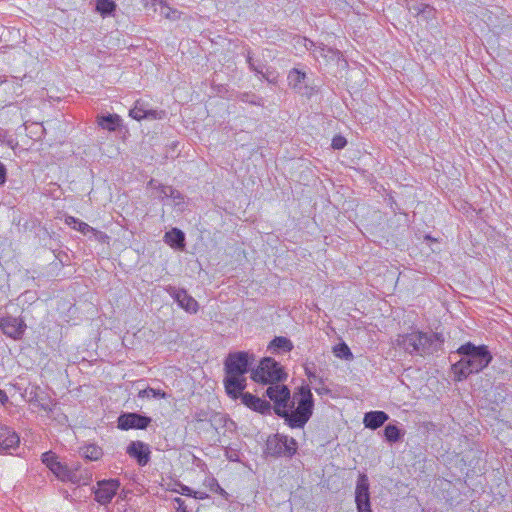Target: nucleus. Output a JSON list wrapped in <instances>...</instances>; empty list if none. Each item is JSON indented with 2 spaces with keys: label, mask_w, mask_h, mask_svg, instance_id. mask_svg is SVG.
I'll return each instance as SVG.
<instances>
[{
  "label": "nucleus",
  "mask_w": 512,
  "mask_h": 512,
  "mask_svg": "<svg viewBox=\"0 0 512 512\" xmlns=\"http://www.w3.org/2000/svg\"><path fill=\"white\" fill-rule=\"evenodd\" d=\"M265 396L273 402L274 413L292 429L304 428L313 414L314 398L309 385L300 386L291 397L286 385L271 384Z\"/></svg>",
  "instance_id": "nucleus-1"
},
{
  "label": "nucleus",
  "mask_w": 512,
  "mask_h": 512,
  "mask_svg": "<svg viewBox=\"0 0 512 512\" xmlns=\"http://www.w3.org/2000/svg\"><path fill=\"white\" fill-rule=\"evenodd\" d=\"M456 353L461 359L452 365V372L456 381L467 379L485 369L493 360V356L486 345H475L467 342L461 345Z\"/></svg>",
  "instance_id": "nucleus-2"
},
{
  "label": "nucleus",
  "mask_w": 512,
  "mask_h": 512,
  "mask_svg": "<svg viewBox=\"0 0 512 512\" xmlns=\"http://www.w3.org/2000/svg\"><path fill=\"white\" fill-rule=\"evenodd\" d=\"M444 340L442 333L413 331L399 335L397 345L410 355L425 356L441 350Z\"/></svg>",
  "instance_id": "nucleus-3"
},
{
  "label": "nucleus",
  "mask_w": 512,
  "mask_h": 512,
  "mask_svg": "<svg viewBox=\"0 0 512 512\" xmlns=\"http://www.w3.org/2000/svg\"><path fill=\"white\" fill-rule=\"evenodd\" d=\"M287 374L279 362L271 357H265L259 366L251 372V379L262 384H276L286 380Z\"/></svg>",
  "instance_id": "nucleus-4"
},
{
  "label": "nucleus",
  "mask_w": 512,
  "mask_h": 512,
  "mask_svg": "<svg viewBox=\"0 0 512 512\" xmlns=\"http://www.w3.org/2000/svg\"><path fill=\"white\" fill-rule=\"evenodd\" d=\"M298 449V443L293 437L276 433L268 437L265 454L274 458H292Z\"/></svg>",
  "instance_id": "nucleus-5"
},
{
  "label": "nucleus",
  "mask_w": 512,
  "mask_h": 512,
  "mask_svg": "<svg viewBox=\"0 0 512 512\" xmlns=\"http://www.w3.org/2000/svg\"><path fill=\"white\" fill-rule=\"evenodd\" d=\"M41 462L62 482H71L80 484V480L75 471L71 470L65 463L59 461V457L53 451L44 452L41 455Z\"/></svg>",
  "instance_id": "nucleus-6"
},
{
  "label": "nucleus",
  "mask_w": 512,
  "mask_h": 512,
  "mask_svg": "<svg viewBox=\"0 0 512 512\" xmlns=\"http://www.w3.org/2000/svg\"><path fill=\"white\" fill-rule=\"evenodd\" d=\"M255 361L254 355L246 351L229 353L224 361L225 374L245 376Z\"/></svg>",
  "instance_id": "nucleus-7"
},
{
  "label": "nucleus",
  "mask_w": 512,
  "mask_h": 512,
  "mask_svg": "<svg viewBox=\"0 0 512 512\" xmlns=\"http://www.w3.org/2000/svg\"><path fill=\"white\" fill-rule=\"evenodd\" d=\"M120 487L119 479H104L92 487L94 500L100 505L109 504Z\"/></svg>",
  "instance_id": "nucleus-8"
},
{
  "label": "nucleus",
  "mask_w": 512,
  "mask_h": 512,
  "mask_svg": "<svg viewBox=\"0 0 512 512\" xmlns=\"http://www.w3.org/2000/svg\"><path fill=\"white\" fill-rule=\"evenodd\" d=\"M27 325L23 318L5 315L0 317V330L15 341L21 340L25 334Z\"/></svg>",
  "instance_id": "nucleus-9"
},
{
  "label": "nucleus",
  "mask_w": 512,
  "mask_h": 512,
  "mask_svg": "<svg viewBox=\"0 0 512 512\" xmlns=\"http://www.w3.org/2000/svg\"><path fill=\"white\" fill-rule=\"evenodd\" d=\"M369 488L368 476L365 473H360L355 488L357 512H372Z\"/></svg>",
  "instance_id": "nucleus-10"
},
{
  "label": "nucleus",
  "mask_w": 512,
  "mask_h": 512,
  "mask_svg": "<svg viewBox=\"0 0 512 512\" xmlns=\"http://www.w3.org/2000/svg\"><path fill=\"white\" fill-rule=\"evenodd\" d=\"M152 419L149 416L139 413H122L117 420V427L121 430L127 431L130 429H146Z\"/></svg>",
  "instance_id": "nucleus-11"
},
{
  "label": "nucleus",
  "mask_w": 512,
  "mask_h": 512,
  "mask_svg": "<svg viewBox=\"0 0 512 512\" xmlns=\"http://www.w3.org/2000/svg\"><path fill=\"white\" fill-rule=\"evenodd\" d=\"M165 290L186 312L190 314H195L198 312V302L191 295H189L185 289L170 285Z\"/></svg>",
  "instance_id": "nucleus-12"
},
{
  "label": "nucleus",
  "mask_w": 512,
  "mask_h": 512,
  "mask_svg": "<svg viewBox=\"0 0 512 512\" xmlns=\"http://www.w3.org/2000/svg\"><path fill=\"white\" fill-rule=\"evenodd\" d=\"M126 453L142 467L146 466L151 459L150 446L140 440L131 441L126 447Z\"/></svg>",
  "instance_id": "nucleus-13"
},
{
  "label": "nucleus",
  "mask_w": 512,
  "mask_h": 512,
  "mask_svg": "<svg viewBox=\"0 0 512 512\" xmlns=\"http://www.w3.org/2000/svg\"><path fill=\"white\" fill-rule=\"evenodd\" d=\"M98 127L109 132L128 133V128L123 124L122 118L118 114H99L96 117Z\"/></svg>",
  "instance_id": "nucleus-14"
},
{
  "label": "nucleus",
  "mask_w": 512,
  "mask_h": 512,
  "mask_svg": "<svg viewBox=\"0 0 512 512\" xmlns=\"http://www.w3.org/2000/svg\"><path fill=\"white\" fill-rule=\"evenodd\" d=\"M223 384L227 395L236 400L245 393L247 381L246 377L242 375L225 374Z\"/></svg>",
  "instance_id": "nucleus-15"
},
{
  "label": "nucleus",
  "mask_w": 512,
  "mask_h": 512,
  "mask_svg": "<svg viewBox=\"0 0 512 512\" xmlns=\"http://www.w3.org/2000/svg\"><path fill=\"white\" fill-rule=\"evenodd\" d=\"M20 443L19 435L10 427L0 424V453L11 454Z\"/></svg>",
  "instance_id": "nucleus-16"
},
{
  "label": "nucleus",
  "mask_w": 512,
  "mask_h": 512,
  "mask_svg": "<svg viewBox=\"0 0 512 512\" xmlns=\"http://www.w3.org/2000/svg\"><path fill=\"white\" fill-rule=\"evenodd\" d=\"M240 398L242 403L251 410L262 415L271 414L272 406L269 401L259 398L249 392H245Z\"/></svg>",
  "instance_id": "nucleus-17"
},
{
  "label": "nucleus",
  "mask_w": 512,
  "mask_h": 512,
  "mask_svg": "<svg viewBox=\"0 0 512 512\" xmlns=\"http://www.w3.org/2000/svg\"><path fill=\"white\" fill-rule=\"evenodd\" d=\"M307 75L305 72H302L301 70L297 68H293L289 71L287 80L288 85L290 88H292L295 92L299 94H307V84H306Z\"/></svg>",
  "instance_id": "nucleus-18"
},
{
  "label": "nucleus",
  "mask_w": 512,
  "mask_h": 512,
  "mask_svg": "<svg viewBox=\"0 0 512 512\" xmlns=\"http://www.w3.org/2000/svg\"><path fill=\"white\" fill-rule=\"evenodd\" d=\"M388 419L389 416L386 412L376 410L365 413L363 423L366 428L376 430L380 428Z\"/></svg>",
  "instance_id": "nucleus-19"
},
{
  "label": "nucleus",
  "mask_w": 512,
  "mask_h": 512,
  "mask_svg": "<svg viewBox=\"0 0 512 512\" xmlns=\"http://www.w3.org/2000/svg\"><path fill=\"white\" fill-rule=\"evenodd\" d=\"M164 241L175 249H184L185 247V234L178 228H172L164 235Z\"/></svg>",
  "instance_id": "nucleus-20"
},
{
  "label": "nucleus",
  "mask_w": 512,
  "mask_h": 512,
  "mask_svg": "<svg viewBox=\"0 0 512 512\" xmlns=\"http://www.w3.org/2000/svg\"><path fill=\"white\" fill-rule=\"evenodd\" d=\"M294 348L292 341L284 336H276L268 345L272 353L290 352Z\"/></svg>",
  "instance_id": "nucleus-21"
},
{
  "label": "nucleus",
  "mask_w": 512,
  "mask_h": 512,
  "mask_svg": "<svg viewBox=\"0 0 512 512\" xmlns=\"http://www.w3.org/2000/svg\"><path fill=\"white\" fill-rule=\"evenodd\" d=\"M80 455L90 461H97L102 458L103 450L96 444H86L80 448Z\"/></svg>",
  "instance_id": "nucleus-22"
},
{
  "label": "nucleus",
  "mask_w": 512,
  "mask_h": 512,
  "mask_svg": "<svg viewBox=\"0 0 512 512\" xmlns=\"http://www.w3.org/2000/svg\"><path fill=\"white\" fill-rule=\"evenodd\" d=\"M116 9L117 4L114 0H96L95 11L103 18L113 16Z\"/></svg>",
  "instance_id": "nucleus-23"
},
{
  "label": "nucleus",
  "mask_w": 512,
  "mask_h": 512,
  "mask_svg": "<svg viewBox=\"0 0 512 512\" xmlns=\"http://www.w3.org/2000/svg\"><path fill=\"white\" fill-rule=\"evenodd\" d=\"M304 46L307 50L312 51L315 57H327L326 52L335 53L332 48H328L325 45H317L314 41L304 38Z\"/></svg>",
  "instance_id": "nucleus-24"
},
{
  "label": "nucleus",
  "mask_w": 512,
  "mask_h": 512,
  "mask_svg": "<svg viewBox=\"0 0 512 512\" xmlns=\"http://www.w3.org/2000/svg\"><path fill=\"white\" fill-rule=\"evenodd\" d=\"M333 353L337 358L352 361L354 359V355L351 352L349 346L345 342H341L334 346Z\"/></svg>",
  "instance_id": "nucleus-25"
},
{
  "label": "nucleus",
  "mask_w": 512,
  "mask_h": 512,
  "mask_svg": "<svg viewBox=\"0 0 512 512\" xmlns=\"http://www.w3.org/2000/svg\"><path fill=\"white\" fill-rule=\"evenodd\" d=\"M137 397L141 398V399H144V398L166 399L168 397V394L161 389L147 387L145 389L140 390L137 394Z\"/></svg>",
  "instance_id": "nucleus-26"
},
{
  "label": "nucleus",
  "mask_w": 512,
  "mask_h": 512,
  "mask_svg": "<svg viewBox=\"0 0 512 512\" xmlns=\"http://www.w3.org/2000/svg\"><path fill=\"white\" fill-rule=\"evenodd\" d=\"M246 62L248 64V67L251 71H253L256 74L263 73V69L266 68V65L261 60H256L253 58L251 50L248 49L246 51Z\"/></svg>",
  "instance_id": "nucleus-27"
},
{
  "label": "nucleus",
  "mask_w": 512,
  "mask_h": 512,
  "mask_svg": "<svg viewBox=\"0 0 512 512\" xmlns=\"http://www.w3.org/2000/svg\"><path fill=\"white\" fill-rule=\"evenodd\" d=\"M402 435H403V433L396 425L388 424L384 428V436L388 442H391V443L398 442L401 439Z\"/></svg>",
  "instance_id": "nucleus-28"
},
{
  "label": "nucleus",
  "mask_w": 512,
  "mask_h": 512,
  "mask_svg": "<svg viewBox=\"0 0 512 512\" xmlns=\"http://www.w3.org/2000/svg\"><path fill=\"white\" fill-rule=\"evenodd\" d=\"M160 14L170 20H177L180 18V12L166 4L163 0H159Z\"/></svg>",
  "instance_id": "nucleus-29"
},
{
  "label": "nucleus",
  "mask_w": 512,
  "mask_h": 512,
  "mask_svg": "<svg viewBox=\"0 0 512 512\" xmlns=\"http://www.w3.org/2000/svg\"><path fill=\"white\" fill-rule=\"evenodd\" d=\"M238 99L241 102L249 103L251 105L263 106V98L251 92L239 94Z\"/></svg>",
  "instance_id": "nucleus-30"
},
{
  "label": "nucleus",
  "mask_w": 512,
  "mask_h": 512,
  "mask_svg": "<svg viewBox=\"0 0 512 512\" xmlns=\"http://www.w3.org/2000/svg\"><path fill=\"white\" fill-rule=\"evenodd\" d=\"M148 185L152 188H155L158 190L159 192V198L161 200H164L166 198H169L170 196V191L169 190H173L174 187L172 186H169V185H163V184H159L157 183L156 180L154 179H151L149 182H148Z\"/></svg>",
  "instance_id": "nucleus-31"
},
{
  "label": "nucleus",
  "mask_w": 512,
  "mask_h": 512,
  "mask_svg": "<svg viewBox=\"0 0 512 512\" xmlns=\"http://www.w3.org/2000/svg\"><path fill=\"white\" fill-rule=\"evenodd\" d=\"M129 116L137 121L146 119V109L140 100L136 101L134 107L130 109Z\"/></svg>",
  "instance_id": "nucleus-32"
},
{
  "label": "nucleus",
  "mask_w": 512,
  "mask_h": 512,
  "mask_svg": "<svg viewBox=\"0 0 512 512\" xmlns=\"http://www.w3.org/2000/svg\"><path fill=\"white\" fill-rule=\"evenodd\" d=\"M215 423V428L218 427H226L230 428V426H235V423L227 417V415L215 414L214 419H210Z\"/></svg>",
  "instance_id": "nucleus-33"
},
{
  "label": "nucleus",
  "mask_w": 512,
  "mask_h": 512,
  "mask_svg": "<svg viewBox=\"0 0 512 512\" xmlns=\"http://www.w3.org/2000/svg\"><path fill=\"white\" fill-rule=\"evenodd\" d=\"M425 6L426 4L421 0H412L408 4V10L413 14V16L419 17Z\"/></svg>",
  "instance_id": "nucleus-34"
},
{
  "label": "nucleus",
  "mask_w": 512,
  "mask_h": 512,
  "mask_svg": "<svg viewBox=\"0 0 512 512\" xmlns=\"http://www.w3.org/2000/svg\"><path fill=\"white\" fill-rule=\"evenodd\" d=\"M419 17L427 22L433 20L436 18V9L433 6L426 4V6L423 8V12H421Z\"/></svg>",
  "instance_id": "nucleus-35"
},
{
  "label": "nucleus",
  "mask_w": 512,
  "mask_h": 512,
  "mask_svg": "<svg viewBox=\"0 0 512 512\" xmlns=\"http://www.w3.org/2000/svg\"><path fill=\"white\" fill-rule=\"evenodd\" d=\"M262 79L266 80L269 83H276L278 79V75L275 70L271 67H266L263 69V73H260Z\"/></svg>",
  "instance_id": "nucleus-36"
},
{
  "label": "nucleus",
  "mask_w": 512,
  "mask_h": 512,
  "mask_svg": "<svg viewBox=\"0 0 512 512\" xmlns=\"http://www.w3.org/2000/svg\"><path fill=\"white\" fill-rule=\"evenodd\" d=\"M209 487L212 492L221 495L225 500L229 499V494L219 485L216 479L211 480Z\"/></svg>",
  "instance_id": "nucleus-37"
},
{
  "label": "nucleus",
  "mask_w": 512,
  "mask_h": 512,
  "mask_svg": "<svg viewBox=\"0 0 512 512\" xmlns=\"http://www.w3.org/2000/svg\"><path fill=\"white\" fill-rule=\"evenodd\" d=\"M170 196L169 198L172 199L174 206H180L184 204V195L178 191L177 189L169 190Z\"/></svg>",
  "instance_id": "nucleus-38"
},
{
  "label": "nucleus",
  "mask_w": 512,
  "mask_h": 512,
  "mask_svg": "<svg viewBox=\"0 0 512 512\" xmlns=\"http://www.w3.org/2000/svg\"><path fill=\"white\" fill-rule=\"evenodd\" d=\"M347 145V140L342 135H335L332 139L331 146L335 150L343 149Z\"/></svg>",
  "instance_id": "nucleus-39"
},
{
  "label": "nucleus",
  "mask_w": 512,
  "mask_h": 512,
  "mask_svg": "<svg viewBox=\"0 0 512 512\" xmlns=\"http://www.w3.org/2000/svg\"><path fill=\"white\" fill-rule=\"evenodd\" d=\"M73 229L81 232L83 235H88L91 231H95V228L91 227L87 223L80 221L77 226H73Z\"/></svg>",
  "instance_id": "nucleus-40"
},
{
  "label": "nucleus",
  "mask_w": 512,
  "mask_h": 512,
  "mask_svg": "<svg viewBox=\"0 0 512 512\" xmlns=\"http://www.w3.org/2000/svg\"><path fill=\"white\" fill-rule=\"evenodd\" d=\"M0 143H4L11 148H14L18 144L14 138L7 137L6 134H2L1 131H0Z\"/></svg>",
  "instance_id": "nucleus-41"
},
{
  "label": "nucleus",
  "mask_w": 512,
  "mask_h": 512,
  "mask_svg": "<svg viewBox=\"0 0 512 512\" xmlns=\"http://www.w3.org/2000/svg\"><path fill=\"white\" fill-rule=\"evenodd\" d=\"M91 234H93L94 238L101 243H106L109 240V236L106 233L97 229H95V231H91Z\"/></svg>",
  "instance_id": "nucleus-42"
},
{
  "label": "nucleus",
  "mask_w": 512,
  "mask_h": 512,
  "mask_svg": "<svg viewBox=\"0 0 512 512\" xmlns=\"http://www.w3.org/2000/svg\"><path fill=\"white\" fill-rule=\"evenodd\" d=\"M164 115V111L146 109V119H162Z\"/></svg>",
  "instance_id": "nucleus-43"
},
{
  "label": "nucleus",
  "mask_w": 512,
  "mask_h": 512,
  "mask_svg": "<svg viewBox=\"0 0 512 512\" xmlns=\"http://www.w3.org/2000/svg\"><path fill=\"white\" fill-rule=\"evenodd\" d=\"M174 502L176 504V509H177L176 512H188L185 501L182 498L176 497L174 499Z\"/></svg>",
  "instance_id": "nucleus-44"
},
{
  "label": "nucleus",
  "mask_w": 512,
  "mask_h": 512,
  "mask_svg": "<svg viewBox=\"0 0 512 512\" xmlns=\"http://www.w3.org/2000/svg\"><path fill=\"white\" fill-rule=\"evenodd\" d=\"M194 418L197 422H202L208 420V412L204 410L197 411L194 415Z\"/></svg>",
  "instance_id": "nucleus-45"
},
{
  "label": "nucleus",
  "mask_w": 512,
  "mask_h": 512,
  "mask_svg": "<svg viewBox=\"0 0 512 512\" xmlns=\"http://www.w3.org/2000/svg\"><path fill=\"white\" fill-rule=\"evenodd\" d=\"M7 178V169L5 165L0 162V185H3L6 182Z\"/></svg>",
  "instance_id": "nucleus-46"
},
{
  "label": "nucleus",
  "mask_w": 512,
  "mask_h": 512,
  "mask_svg": "<svg viewBox=\"0 0 512 512\" xmlns=\"http://www.w3.org/2000/svg\"><path fill=\"white\" fill-rule=\"evenodd\" d=\"M226 457L230 460V461H238L239 460V455H238V451L237 450H227L226 451Z\"/></svg>",
  "instance_id": "nucleus-47"
},
{
  "label": "nucleus",
  "mask_w": 512,
  "mask_h": 512,
  "mask_svg": "<svg viewBox=\"0 0 512 512\" xmlns=\"http://www.w3.org/2000/svg\"><path fill=\"white\" fill-rule=\"evenodd\" d=\"M81 220L73 216H67L65 219V223L73 228V226H77Z\"/></svg>",
  "instance_id": "nucleus-48"
},
{
  "label": "nucleus",
  "mask_w": 512,
  "mask_h": 512,
  "mask_svg": "<svg viewBox=\"0 0 512 512\" xmlns=\"http://www.w3.org/2000/svg\"><path fill=\"white\" fill-rule=\"evenodd\" d=\"M304 370H305V375L308 377V379L310 381L317 380L315 371H313L310 367L305 366Z\"/></svg>",
  "instance_id": "nucleus-49"
},
{
  "label": "nucleus",
  "mask_w": 512,
  "mask_h": 512,
  "mask_svg": "<svg viewBox=\"0 0 512 512\" xmlns=\"http://www.w3.org/2000/svg\"><path fill=\"white\" fill-rule=\"evenodd\" d=\"M9 402V398L6 394V392L2 389H0V404L6 405Z\"/></svg>",
  "instance_id": "nucleus-50"
},
{
  "label": "nucleus",
  "mask_w": 512,
  "mask_h": 512,
  "mask_svg": "<svg viewBox=\"0 0 512 512\" xmlns=\"http://www.w3.org/2000/svg\"><path fill=\"white\" fill-rule=\"evenodd\" d=\"M180 493H181L182 495L192 496V494H193V490H192L190 487L186 486V485H181V491H180Z\"/></svg>",
  "instance_id": "nucleus-51"
},
{
  "label": "nucleus",
  "mask_w": 512,
  "mask_h": 512,
  "mask_svg": "<svg viewBox=\"0 0 512 512\" xmlns=\"http://www.w3.org/2000/svg\"><path fill=\"white\" fill-rule=\"evenodd\" d=\"M192 497H194L195 499L204 500L208 498V495L205 492L193 491Z\"/></svg>",
  "instance_id": "nucleus-52"
},
{
  "label": "nucleus",
  "mask_w": 512,
  "mask_h": 512,
  "mask_svg": "<svg viewBox=\"0 0 512 512\" xmlns=\"http://www.w3.org/2000/svg\"><path fill=\"white\" fill-rule=\"evenodd\" d=\"M12 85H13L14 92H17V89L21 88V84L19 83V81L16 77H12Z\"/></svg>",
  "instance_id": "nucleus-53"
},
{
  "label": "nucleus",
  "mask_w": 512,
  "mask_h": 512,
  "mask_svg": "<svg viewBox=\"0 0 512 512\" xmlns=\"http://www.w3.org/2000/svg\"><path fill=\"white\" fill-rule=\"evenodd\" d=\"M64 257L65 258H68L67 254L66 253H62V252H59L57 255H56V258L61 262L62 265H64Z\"/></svg>",
  "instance_id": "nucleus-54"
},
{
  "label": "nucleus",
  "mask_w": 512,
  "mask_h": 512,
  "mask_svg": "<svg viewBox=\"0 0 512 512\" xmlns=\"http://www.w3.org/2000/svg\"><path fill=\"white\" fill-rule=\"evenodd\" d=\"M316 392L318 394H324V393H327L329 390L327 388H315Z\"/></svg>",
  "instance_id": "nucleus-55"
},
{
  "label": "nucleus",
  "mask_w": 512,
  "mask_h": 512,
  "mask_svg": "<svg viewBox=\"0 0 512 512\" xmlns=\"http://www.w3.org/2000/svg\"><path fill=\"white\" fill-rule=\"evenodd\" d=\"M7 82H8V80L6 79L5 76H0V85L4 84V83H7Z\"/></svg>",
  "instance_id": "nucleus-56"
},
{
  "label": "nucleus",
  "mask_w": 512,
  "mask_h": 512,
  "mask_svg": "<svg viewBox=\"0 0 512 512\" xmlns=\"http://www.w3.org/2000/svg\"><path fill=\"white\" fill-rule=\"evenodd\" d=\"M91 475L87 476L86 480L83 482L84 485L88 484V482L91 480Z\"/></svg>",
  "instance_id": "nucleus-57"
},
{
  "label": "nucleus",
  "mask_w": 512,
  "mask_h": 512,
  "mask_svg": "<svg viewBox=\"0 0 512 512\" xmlns=\"http://www.w3.org/2000/svg\"><path fill=\"white\" fill-rule=\"evenodd\" d=\"M320 384H323V380L321 378L318 379Z\"/></svg>",
  "instance_id": "nucleus-58"
}]
</instances>
